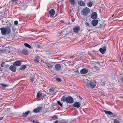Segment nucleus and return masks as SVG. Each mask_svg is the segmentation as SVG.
<instances>
[{
    "instance_id": "20",
    "label": "nucleus",
    "mask_w": 123,
    "mask_h": 123,
    "mask_svg": "<svg viewBox=\"0 0 123 123\" xmlns=\"http://www.w3.org/2000/svg\"><path fill=\"white\" fill-rule=\"evenodd\" d=\"M26 68V66L25 65L21 66L19 68V70H24Z\"/></svg>"
},
{
    "instance_id": "44",
    "label": "nucleus",
    "mask_w": 123,
    "mask_h": 123,
    "mask_svg": "<svg viewBox=\"0 0 123 123\" xmlns=\"http://www.w3.org/2000/svg\"><path fill=\"white\" fill-rule=\"evenodd\" d=\"M18 0H11L12 1L14 2L16 1H18Z\"/></svg>"
},
{
    "instance_id": "52",
    "label": "nucleus",
    "mask_w": 123,
    "mask_h": 123,
    "mask_svg": "<svg viewBox=\"0 0 123 123\" xmlns=\"http://www.w3.org/2000/svg\"><path fill=\"white\" fill-rule=\"evenodd\" d=\"M104 85H103V86H104Z\"/></svg>"
},
{
    "instance_id": "35",
    "label": "nucleus",
    "mask_w": 123,
    "mask_h": 123,
    "mask_svg": "<svg viewBox=\"0 0 123 123\" xmlns=\"http://www.w3.org/2000/svg\"><path fill=\"white\" fill-rule=\"evenodd\" d=\"M114 123H119V121L116 119L114 120Z\"/></svg>"
},
{
    "instance_id": "1",
    "label": "nucleus",
    "mask_w": 123,
    "mask_h": 123,
    "mask_svg": "<svg viewBox=\"0 0 123 123\" xmlns=\"http://www.w3.org/2000/svg\"><path fill=\"white\" fill-rule=\"evenodd\" d=\"M0 30L2 34L3 35H8L11 32L10 27L8 26H6L5 27L1 28Z\"/></svg>"
},
{
    "instance_id": "47",
    "label": "nucleus",
    "mask_w": 123,
    "mask_h": 123,
    "mask_svg": "<svg viewBox=\"0 0 123 123\" xmlns=\"http://www.w3.org/2000/svg\"><path fill=\"white\" fill-rule=\"evenodd\" d=\"M9 65H6V67H9Z\"/></svg>"
},
{
    "instance_id": "19",
    "label": "nucleus",
    "mask_w": 123,
    "mask_h": 123,
    "mask_svg": "<svg viewBox=\"0 0 123 123\" xmlns=\"http://www.w3.org/2000/svg\"><path fill=\"white\" fill-rule=\"evenodd\" d=\"M78 3L79 5L83 6H85V3L82 0L79 1L78 2Z\"/></svg>"
},
{
    "instance_id": "40",
    "label": "nucleus",
    "mask_w": 123,
    "mask_h": 123,
    "mask_svg": "<svg viewBox=\"0 0 123 123\" xmlns=\"http://www.w3.org/2000/svg\"><path fill=\"white\" fill-rule=\"evenodd\" d=\"M85 24L86 25V26H89V25L88 23L87 22H86L85 23Z\"/></svg>"
},
{
    "instance_id": "29",
    "label": "nucleus",
    "mask_w": 123,
    "mask_h": 123,
    "mask_svg": "<svg viewBox=\"0 0 123 123\" xmlns=\"http://www.w3.org/2000/svg\"><path fill=\"white\" fill-rule=\"evenodd\" d=\"M24 46H25L28 48L29 49H32V47H31V46L27 43H24Z\"/></svg>"
},
{
    "instance_id": "4",
    "label": "nucleus",
    "mask_w": 123,
    "mask_h": 123,
    "mask_svg": "<svg viewBox=\"0 0 123 123\" xmlns=\"http://www.w3.org/2000/svg\"><path fill=\"white\" fill-rule=\"evenodd\" d=\"M90 12V10L89 8L86 7L81 12V14L82 15L86 16Z\"/></svg>"
},
{
    "instance_id": "42",
    "label": "nucleus",
    "mask_w": 123,
    "mask_h": 123,
    "mask_svg": "<svg viewBox=\"0 0 123 123\" xmlns=\"http://www.w3.org/2000/svg\"><path fill=\"white\" fill-rule=\"evenodd\" d=\"M59 121L57 120H56L54 122V123H58Z\"/></svg>"
},
{
    "instance_id": "24",
    "label": "nucleus",
    "mask_w": 123,
    "mask_h": 123,
    "mask_svg": "<svg viewBox=\"0 0 123 123\" xmlns=\"http://www.w3.org/2000/svg\"><path fill=\"white\" fill-rule=\"evenodd\" d=\"M104 111L105 113L106 114H108L109 115L113 114L112 113L111 111H108L105 110H104Z\"/></svg>"
},
{
    "instance_id": "21",
    "label": "nucleus",
    "mask_w": 123,
    "mask_h": 123,
    "mask_svg": "<svg viewBox=\"0 0 123 123\" xmlns=\"http://www.w3.org/2000/svg\"><path fill=\"white\" fill-rule=\"evenodd\" d=\"M42 95V93L40 91L38 92L37 94L36 97L38 98L41 96Z\"/></svg>"
},
{
    "instance_id": "17",
    "label": "nucleus",
    "mask_w": 123,
    "mask_h": 123,
    "mask_svg": "<svg viewBox=\"0 0 123 123\" xmlns=\"http://www.w3.org/2000/svg\"><path fill=\"white\" fill-rule=\"evenodd\" d=\"M56 87H51L49 89V91L51 93H53L56 91Z\"/></svg>"
},
{
    "instance_id": "18",
    "label": "nucleus",
    "mask_w": 123,
    "mask_h": 123,
    "mask_svg": "<svg viewBox=\"0 0 123 123\" xmlns=\"http://www.w3.org/2000/svg\"><path fill=\"white\" fill-rule=\"evenodd\" d=\"M49 15L51 17L53 16L55 13V11L53 9H51L49 11Z\"/></svg>"
},
{
    "instance_id": "28",
    "label": "nucleus",
    "mask_w": 123,
    "mask_h": 123,
    "mask_svg": "<svg viewBox=\"0 0 123 123\" xmlns=\"http://www.w3.org/2000/svg\"><path fill=\"white\" fill-rule=\"evenodd\" d=\"M69 2L71 5L74 6L75 4V1L74 0H70Z\"/></svg>"
},
{
    "instance_id": "10",
    "label": "nucleus",
    "mask_w": 123,
    "mask_h": 123,
    "mask_svg": "<svg viewBox=\"0 0 123 123\" xmlns=\"http://www.w3.org/2000/svg\"><path fill=\"white\" fill-rule=\"evenodd\" d=\"M89 71L88 69L86 68H84L82 69L80 71V73L81 74H85L87 73Z\"/></svg>"
},
{
    "instance_id": "32",
    "label": "nucleus",
    "mask_w": 123,
    "mask_h": 123,
    "mask_svg": "<svg viewBox=\"0 0 123 123\" xmlns=\"http://www.w3.org/2000/svg\"><path fill=\"white\" fill-rule=\"evenodd\" d=\"M58 104L61 107L62 106V104L59 101H58L57 102Z\"/></svg>"
},
{
    "instance_id": "27",
    "label": "nucleus",
    "mask_w": 123,
    "mask_h": 123,
    "mask_svg": "<svg viewBox=\"0 0 123 123\" xmlns=\"http://www.w3.org/2000/svg\"><path fill=\"white\" fill-rule=\"evenodd\" d=\"M30 80L32 81L33 82L35 79L34 76L33 74H31L30 77Z\"/></svg>"
},
{
    "instance_id": "9",
    "label": "nucleus",
    "mask_w": 123,
    "mask_h": 123,
    "mask_svg": "<svg viewBox=\"0 0 123 123\" xmlns=\"http://www.w3.org/2000/svg\"><path fill=\"white\" fill-rule=\"evenodd\" d=\"M91 18L93 19H96L97 17V14L96 12H92L91 15Z\"/></svg>"
},
{
    "instance_id": "12",
    "label": "nucleus",
    "mask_w": 123,
    "mask_h": 123,
    "mask_svg": "<svg viewBox=\"0 0 123 123\" xmlns=\"http://www.w3.org/2000/svg\"><path fill=\"white\" fill-rule=\"evenodd\" d=\"M41 59L38 56H36L34 58V62L36 63H37L38 62L40 61Z\"/></svg>"
},
{
    "instance_id": "13",
    "label": "nucleus",
    "mask_w": 123,
    "mask_h": 123,
    "mask_svg": "<svg viewBox=\"0 0 123 123\" xmlns=\"http://www.w3.org/2000/svg\"><path fill=\"white\" fill-rule=\"evenodd\" d=\"M100 52L102 54H104L106 50V48L105 46H104L102 48H101L99 50Z\"/></svg>"
},
{
    "instance_id": "3",
    "label": "nucleus",
    "mask_w": 123,
    "mask_h": 123,
    "mask_svg": "<svg viewBox=\"0 0 123 123\" xmlns=\"http://www.w3.org/2000/svg\"><path fill=\"white\" fill-rule=\"evenodd\" d=\"M103 62L100 63V62H95L93 66L94 67L95 69L97 70H99L101 66H103Z\"/></svg>"
},
{
    "instance_id": "41",
    "label": "nucleus",
    "mask_w": 123,
    "mask_h": 123,
    "mask_svg": "<svg viewBox=\"0 0 123 123\" xmlns=\"http://www.w3.org/2000/svg\"><path fill=\"white\" fill-rule=\"evenodd\" d=\"M4 62L2 63L1 65V66L2 67H3L4 66Z\"/></svg>"
},
{
    "instance_id": "6",
    "label": "nucleus",
    "mask_w": 123,
    "mask_h": 123,
    "mask_svg": "<svg viewBox=\"0 0 123 123\" xmlns=\"http://www.w3.org/2000/svg\"><path fill=\"white\" fill-rule=\"evenodd\" d=\"M61 66L59 64H57L55 65L54 67V70L57 71H60L61 70Z\"/></svg>"
},
{
    "instance_id": "5",
    "label": "nucleus",
    "mask_w": 123,
    "mask_h": 123,
    "mask_svg": "<svg viewBox=\"0 0 123 123\" xmlns=\"http://www.w3.org/2000/svg\"><path fill=\"white\" fill-rule=\"evenodd\" d=\"M66 102L69 103H72L73 102V99L72 97L70 96H68L66 97Z\"/></svg>"
},
{
    "instance_id": "36",
    "label": "nucleus",
    "mask_w": 123,
    "mask_h": 123,
    "mask_svg": "<svg viewBox=\"0 0 123 123\" xmlns=\"http://www.w3.org/2000/svg\"><path fill=\"white\" fill-rule=\"evenodd\" d=\"M1 85L3 87H7L8 86L7 85H6L5 84H1Z\"/></svg>"
},
{
    "instance_id": "43",
    "label": "nucleus",
    "mask_w": 123,
    "mask_h": 123,
    "mask_svg": "<svg viewBox=\"0 0 123 123\" xmlns=\"http://www.w3.org/2000/svg\"><path fill=\"white\" fill-rule=\"evenodd\" d=\"M79 98L81 99V100H82V99H83L82 98V97H80V96H79Z\"/></svg>"
},
{
    "instance_id": "34",
    "label": "nucleus",
    "mask_w": 123,
    "mask_h": 123,
    "mask_svg": "<svg viewBox=\"0 0 123 123\" xmlns=\"http://www.w3.org/2000/svg\"><path fill=\"white\" fill-rule=\"evenodd\" d=\"M56 80L58 82H61L62 81L61 79L59 78H56Z\"/></svg>"
},
{
    "instance_id": "30",
    "label": "nucleus",
    "mask_w": 123,
    "mask_h": 123,
    "mask_svg": "<svg viewBox=\"0 0 123 123\" xmlns=\"http://www.w3.org/2000/svg\"><path fill=\"white\" fill-rule=\"evenodd\" d=\"M67 122V121L65 120L62 119L59 121L58 123H65Z\"/></svg>"
},
{
    "instance_id": "25",
    "label": "nucleus",
    "mask_w": 123,
    "mask_h": 123,
    "mask_svg": "<svg viewBox=\"0 0 123 123\" xmlns=\"http://www.w3.org/2000/svg\"><path fill=\"white\" fill-rule=\"evenodd\" d=\"M30 112L29 111H28L25 113H22V115L25 117H26L30 113Z\"/></svg>"
},
{
    "instance_id": "51",
    "label": "nucleus",
    "mask_w": 123,
    "mask_h": 123,
    "mask_svg": "<svg viewBox=\"0 0 123 123\" xmlns=\"http://www.w3.org/2000/svg\"><path fill=\"white\" fill-rule=\"evenodd\" d=\"M55 44V43H52V44Z\"/></svg>"
},
{
    "instance_id": "45",
    "label": "nucleus",
    "mask_w": 123,
    "mask_h": 123,
    "mask_svg": "<svg viewBox=\"0 0 123 123\" xmlns=\"http://www.w3.org/2000/svg\"><path fill=\"white\" fill-rule=\"evenodd\" d=\"M3 118V117H0V121L2 120Z\"/></svg>"
},
{
    "instance_id": "22",
    "label": "nucleus",
    "mask_w": 123,
    "mask_h": 123,
    "mask_svg": "<svg viewBox=\"0 0 123 123\" xmlns=\"http://www.w3.org/2000/svg\"><path fill=\"white\" fill-rule=\"evenodd\" d=\"M35 45L36 47L38 48H41L43 47V45L41 44H35Z\"/></svg>"
},
{
    "instance_id": "11",
    "label": "nucleus",
    "mask_w": 123,
    "mask_h": 123,
    "mask_svg": "<svg viewBox=\"0 0 123 123\" xmlns=\"http://www.w3.org/2000/svg\"><path fill=\"white\" fill-rule=\"evenodd\" d=\"M80 29L79 26H76L74 27L73 29L74 32L76 33H78L80 30Z\"/></svg>"
},
{
    "instance_id": "48",
    "label": "nucleus",
    "mask_w": 123,
    "mask_h": 123,
    "mask_svg": "<svg viewBox=\"0 0 123 123\" xmlns=\"http://www.w3.org/2000/svg\"><path fill=\"white\" fill-rule=\"evenodd\" d=\"M121 80L122 82H123V76Z\"/></svg>"
},
{
    "instance_id": "31",
    "label": "nucleus",
    "mask_w": 123,
    "mask_h": 123,
    "mask_svg": "<svg viewBox=\"0 0 123 123\" xmlns=\"http://www.w3.org/2000/svg\"><path fill=\"white\" fill-rule=\"evenodd\" d=\"M66 98L64 96L62 97V98L61 99V100L62 101H63V102H65V101H66Z\"/></svg>"
},
{
    "instance_id": "38",
    "label": "nucleus",
    "mask_w": 123,
    "mask_h": 123,
    "mask_svg": "<svg viewBox=\"0 0 123 123\" xmlns=\"http://www.w3.org/2000/svg\"><path fill=\"white\" fill-rule=\"evenodd\" d=\"M99 24V25L98 26V28H102V25L101 24Z\"/></svg>"
},
{
    "instance_id": "8",
    "label": "nucleus",
    "mask_w": 123,
    "mask_h": 123,
    "mask_svg": "<svg viewBox=\"0 0 123 123\" xmlns=\"http://www.w3.org/2000/svg\"><path fill=\"white\" fill-rule=\"evenodd\" d=\"M9 69L13 72H15L16 70V68L15 65H11L10 66Z\"/></svg>"
},
{
    "instance_id": "49",
    "label": "nucleus",
    "mask_w": 123,
    "mask_h": 123,
    "mask_svg": "<svg viewBox=\"0 0 123 123\" xmlns=\"http://www.w3.org/2000/svg\"><path fill=\"white\" fill-rule=\"evenodd\" d=\"M114 14H113V15H112V17H113L114 16Z\"/></svg>"
},
{
    "instance_id": "15",
    "label": "nucleus",
    "mask_w": 123,
    "mask_h": 123,
    "mask_svg": "<svg viewBox=\"0 0 123 123\" xmlns=\"http://www.w3.org/2000/svg\"><path fill=\"white\" fill-rule=\"evenodd\" d=\"M81 104L78 102L76 101L74 102L73 104V106L74 107L78 108L80 106Z\"/></svg>"
},
{
    "instance_id": "23",
    "label": "nucleus",
    "mask_w": 123,
    "mask_h": 123,
    "mask_svg": "<svg viewBox=\"0 0 123 123\" xmlns=\"http://www.w3.org/2000/svg\"><path fill=\"white\" fill-rule=\"evenodd\" d=\"M22 53L25 55H27L28 54V51L26 49H23L22 51Z\"/></svg>"
},
{
    "instance_id": "2",
    "label": "nucleus",
    "mask_w": 123,
    "mask_h": 123,
    "mask_svg": "<svg viewBox=\"0 0 123 123\" xmlns=\"http://www.w3.org/2000/svg\"><path fill=\"white\" fill-rule=\"evenodd\" d=\"M96 85V82L94 80L88 81L86 84L87 87H90L92 89L95 87Z\"/></svg>"
},
{
    "instance_id": "16",
    "label": "nucleus",
    "mask_w": 123,
    "mask_h": 123,
    "mask_svg": "<svg viewBox=\"0 0 123 123\" xmlns=\"http://www.w3.org/2000/svg\"><path fill=\"white\" fill-rule=\"evenodd\" d=\"M98 22V20H93L92 21L91 24L94 26H95L96 25Z\"/></svg>"
},
{
    "instance_id": "37",
    "label": "nucleus",
    "mask_w": 123,
    "mask_h": 123,
    "mask_svg": "<svg viewBox=\"0 0 123 123\" xmlns=\"http://www.w3.org/2000/svg\"><path fill=\"white\" fill-rule=\"evenodd\" d=\"M48 66L49 68H52L53 65H52L49 64L48 65Z\"/></svg>"
},
{
    "instance_id": "39",
    "label": "nucleus",
    "mask_w": 123,
    "mask_h": 123,
    "mask_svg": "<svg viewBox=\"0 0 123 123\" xmlns=\"http://www.w3.org/2000/svg\"><path fill=\"white\" fill-rule=\"evenodd\" d=\"M18 21H15L14 22V24L15 25H16L18 23Z\"/></svg>"
},
{
    "instance_id": "33",
    "label": "nucleus",
    "mask_w": 123,
    "mask_h": 123,
    "mask_svg": "<svg viewBox=\"0 0 123 123\" xmlns=\"http://www.w3.org/2000/svg\"><path fill=\"white\" fill-rule=\"evenodd\" d=\"M32 122L34 123H40L39 121L36 120H33Z\"/></svg>"
},
{
    "instance_id": "46",
    "label": "nucleus",
    "mask_w": 123,
    "mask_h": 123,
    "mask_svg": "<svg viewBox=\"0 0 123 123\" xmlns=\"http://www.w3.org/2000/svg\"><path fill=\"white\" fill-rule=\"evenodd\" d=\"M53 117H55L56 118V119H57V117L55 115Z\"/></svg>"
},
{
    "instance_id": "26",
    "label": "nucleus",
    "mask_w": 123,
    "mask_h": 123,
    "mask_svg": "<svg viewBox=\"0 0 123 123\" xmlns=\"http://www.w3.org/2000/svg\"><path fill=\"white\" fill-rule=\"evenodd\" d=\"M87 6L89 7H91L93 4V3L91 1H89L87 3Z\"/></svg>"
},
{
    "instance_id": "50",
    "label": "nucleus",
    "mask_w": 123,
    "mask_h": 123,
    "mask_svg": "<svg viewBox=\"0 0 123 123\" xmlns=\"http://www.w3.org/2000/svg\"><path fill=\"white\" fill-rule=\"evenodd\" d=\"M61 21V22H63V21Z\"/></svg>"
},
{
    "instance_id": "7",
    "label": "nucleus",
    "mask_w": 123,
    "mask_h": 123,
    "mask_svg": "<svg viewBox=\"0 0 123 123\" xmlns=\"http://www.w3.org/2000/svg\"><path fill=\"white\" fill-rule=\"evenodd\" d=\"M42 109V107H39L34 109L33 110V111L34 113H37L41 111Z\"/></svg>"
},
{
    "instance_id": "14",
    "label": "nucleus",
    "mask_w": 123,
    "mask_h": 123,
    "mask_svg": "<svg viewBox=\"0 0 123 123\" xmlns=\"http://www.w3.org/2000/svg\"><path fill=\"white\" fill-rule=\"evenodd\" d=\"M21 64V62L20 61H16L13 63V65L16 66H20Z\"/></svg>"
}]
</instances>
